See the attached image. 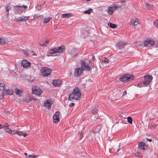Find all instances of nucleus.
Returning <instances> with one entry per match:
<instances>
[{
  "label": "nucleus",
  "mask_w": 158,
  "mask_h": 158,
  "mask_svg": "<svg viewBox=\"0 0 158 158\" xmlns=\"http://www.w3.org/2000/svg\"><path fill=\"white\" fill-rule=\"evenodd\" d=\"M24 52L26 56H29V54L27 52L24 51Z\"/></svg>",
  "instance_id": "c03bdc74"
},
{
  "label": "nucleus",
  "mask_w": 158,
  "mask_h": 158,
  "mask_svg": "<svg viewBox=\"0 0 158 158\" xmlns=\"http://www.w3.org/2000/svg\"><path fill=\"white\" fill-rule=\"evenodd\" d=\"M120 149H115L114 150V151L116 152H118L119 151Z\"/></svg>",
  "instance_id": "49530a36"
},
{
  "label": "nucleus",
  "mask_w": 158,
  "mask_h": 158,
  "mask_svg": "<svg viewBox=\"0 0 158 158\" xmlns=\"http://www.w3.org/2000/svg\"><path fill=\"white\" fill-rule=\"evenodd\" d=\"M77 50L76 48H73L69 52V54L73 57H74L77 55Z\"/></svg>",
  "instance_id": "dca6fc26"
},
{
  "label": "nucleus",
  "mask_w": 158,
  "mask_h": 158,
  "mask_svg": "<svg viewBox=\"0 0 158 158\" xmlns=\"http://www.w3.org/2000/svg\"><path fill=\"white\" fill-rule=\"evenodd\" d=\"M5 89V85L3 83H0V90H4Z\"/></svg>",
  "instance_id": "bb28decb"
},
{
  "label": "nucleus",
  "mask_w": 158,
  "mask_h": 158,
  "mask_svg": "<svg viewBox=\"0 0 158 158\" xmlns=\"http://www.w3.org/2000/svg\"><path fill=\"white\" fill-rule=\"evenodd\" d=\"M27 6L26 5L16 6H14V8L18 13L21 14L23 12L24 13L27 10Z\"/></svg>",
  "instance_id": "20e7f679"
},
{
  "label": "nucleus",
  "mask_w": 158,
  "mask_h": 158,
  "mask_svg": "<svg viewBox=\"0 0 158 158\" xmlns=\"http://www.w3.org/2000/svg\"><path fill=\"white\" fill-rule=\"evenodd\" d=\"M59 111H56L53 116V121L55 123H58L60 121L59 118Z\"/></svg>",
  "instance_id": "1a4fd4ad"
},
{
  "label": "nucleus",
  "mask_w": 158,
  "mask_h": 158,
  "mask_svg": "<svg viewBox=\"0 0 158 158\" xmlns=\"http://www.w3.org/2000/svg\"><path fill=\"white\" fill-rule=\"evenodd\" d=\"M29 18V16L19 17L17 19L16 21L19 22H25L28 20Z\"/></svg>",
  "instance_id": "4468645a"
},
{
  "label": "nucleus",
  "mask_w": 158,
  "mask_h": 158,
  "mask_svg": "<svg viewBox=\"0 0 158 158\" xmlns=\"http://www.w3.org/2000/svg\"><path fill=\"white\" fill-rule=\"evenodd\" d=\"M51 19V18L48 17L47 18H45L44 19V23H48L50 19Z\"/></svg>",
  "instance_id": "2f4dec72"
},
{
  "label": "nucleus",
  "mask_w": 158,
  "mask_h": 158,
  "mask_svg": "<svg viewBox=\"0 0 158 158\" xmlns=\"http://www.w3.org/2000/svg\"><path fill=\"white\" fill-rule=\"evenodd\" d=\"M15 93L18 96H21L23 92L21 90L18 89H15Z\"/></svg>",
  "instance_id": "4be33fe9"
},
{
  "label": "nucleus",
  "mask_w": 158,
  "mask_h": 158,
  "mask_svg": "<svg viewBox=\"0 0 158 158\" xmlns=\"http://www.w3.org/2000/svg\"><path fill=\"white\" fill-rule=\"evenodd\" d=\"M103 62L104 63H108L109 62V60L107 58L104 57V58L102 60Z\"/></svg>",
  "instance_id": "72a5a7b5"
},
{
  "label": "nucleus",
  "mask_w": 158,
  "mask_h": 158,
  "mask_svg": "<svg viewBox=\"0 0 158 158\" xmlns=\"http://www.w3.org/2000/svg\"><path fill=\"white\" fill-rule=\"evenodd\" d=\"M154 44V42L153 40L149 39H147L144 41V42L145 46L151 47Z\"/></svg>",
  "instance_id": "6e6552de"
},
{
  "label": "nucleus",
  "mask_w": 158,
  "mask_h": 158,
  "mask_svg": "<svg viewBox=\"0 0 158 158\" xmlns=\"http://www.w3.org/2000/svg\"><path fill=\"white\" fill-rule=\"evenodd\" d=\"M13 92L12 90L8 89L5 90L4 92H2V93L1 94H2V97L3 98L5 94H6V95L8 94L11 95L13 94Z\"/></svg>",
  "instance_id": "2eb2a0df"
},
{
  "label": "nucleus",
  "mask_w": 158,
  "mask_h": 158,
  "mask_svg": "<svg viewBox=\"0 0 158 158\" xmlns=\"http://www.w3.org/2000/svg\"><path fill=\"white\" fill-rule=\"evenodd\" d=\"M149 4H147V6H149Z\"/></svg>",
  "instance_id": "052dcab7"
},
{
  "label": "nucleus",
  "mask_w": 158,
  "mask_h": 158,
  "mask_svg": "<svg viewBox=\"0 0 158 158\" xmlns=\"http://www.w3.org/2000/svg\"><path fill=\"white\" fill-rule=\"evenodd\" d=\"M81 95V93L80 89L76 87L74 89L72 93L69 95L68 99L69 100H72L73 99L78 100Z\"/></svg>",
  "instance_id": "f257e3e1"
},
{
  "label": "nucleus",
  "mask_w": 158,
  "mask_h": 158,
  "mask_svg": "<svg viewBox=\"0 0 158 158\" xmlns=\"http://www.w3.org/2000/svg\"><path fill=\"white\" fill-rule=\"evenodd\" d=\"M108 25L110 26V27L112 28H115L117 27V25L115 24H113V23H108Z\"/></svg>",
  "instance_id": "c756f323"
},
{
  "label": "nucleus",
  "mask_w": 158,
  "mask_h": 158,
  "mask_svg": "<svg viewBox=\"0 0 158 158\" xmlns=\"http://www.w3.org/2000/svg\"><path fill=\"white\" fill-rule=\"evenodd\" d=\"M27 135V134H26V133H25V134H23V136L24 137H25Z\"/></svg>",
  "instance_id": "3c124183"
},
{
  "label": "nucleus",
  "mask_w": 158,
  "mask_h": 158,
  "mask_svg": "<svg viewBox=\"0 0 158 158\" xmlns=\"http://www.w3.org/2000/svg\"><path fill=\"white\" fill-rule=\"evenodd\" d=\"M38 155H29L26 157V158H35L38 156Z\"/></svg>",
  "instance_id": "4c0bfd02"
},
{
  "label": "nucleus",
  "mask_w": 158,
  "mask_h": 158,
  "mask_svg": "<svg viewBox=\"0 0 158 158\" xmlns=\"http://www.w3.org/2000/svg\"><path fill=\"white\" fill-rule=\"evenodd\" d=\"M7 125H8L7 123L5 124V126L3 127V128L4 130H5L6 132L8 133L10 131V129L9 128Z\"/></svg>",
  "instance_id": "5701e85b"
},
{
  "label": "nucleus",
  "mask_w": 158,
  "mask_h": 158,
  "mask_svg": "<svg viewBox=\"0 0 158 158\" xmlns=\"http://www.w3.org/2000/svg\"><path fill=\"white\" fill-rule=\"evenodd\" d=\"M151 126H152V128H155V127H153V126L152 125H151Z\"/></svg>",
  "instance_id": "13d9d810"
},
{
  "label": "nucleus",
  "mask_w": 158,
  "mask_h": 158,
  "mask_svg": "<svg viewBox=\"0 0 158 158\" xmlns=\"http://www.w3.org/2000/svg\"><path fill=\"white\" fill-rule=\"evenodd\" d=\"M87 1H90V0H86Z\"/></svg>",
  "instance_id": "680f3d73"
},
{
  "label": "nucleus",
  "mask_w": 158,
  "mask_h": 158,
  "mask_svg": "<svg viewBox=\"0 0 158 158\" xmlns=\"http://www.w3.org/2000/svg\"><path fill=\"white\" fill-rule=\"evenodd\" d=\"M93 11V10L92 9H89L88 10H85L84 11V13L85 14H90Z\"/></svg>",
  "instance_id": "c85d7f7f"
},
{
  "label": "nucleus",
  "mask_w": 158,
  "mask_h": 158,
  "mask_svg": "<svg viewBox=\"0 0 158 158\" xmlns=\"http://www.w3.org/2000/svg\"><path fill=\"white\" fill-rule=\"evenodd\" d=\"M40 72L42 75L44 77L47 76L51 73V70L49 68L44 67L40 70Z\"/></svg>",
  "instance_id": "423d86ee"
},
{
  "label": "nucleus",
  "mask_w": 158,
  "mask_h": 158,
  "mask_svg": "<svg viewBox=\"0 0 158 158\" xmlns=\"http://www.w3.org/2000/svg\"><path fill=\"white\" fill-rule=\"evenodd\" d=\"M71 16V15L69 13L64 14L62 15V17L63 18H69Z\"/></svg>",
  "instance_id": "cd10ccee"
},
{
  "label": "nucleus",
  "mask_w": 158,
  "mask_h": 158,
  "mask_svg": "<svg viewBox=\"0 0 158 158\" xmlns=\"http://www.w3.org/2000/svg\"><path fill=\"white\" fill-rule=\"evenodd\" d=\"M21 65L24 68H27L30 66L31 63L27 60H23L21 62Z\"/></svg>",
  "instance_id": "f8f14e48"
},
{
  "label": "nucleus",
  "mask_w": 158,
  "mask_h": 158,
  "mask_svg": "<svg viewBox=\"0 0 158 158\" xmlns=\"http://www.w3.org/2000/svg\"><path fill=\"white\" fill-rule=\"evenodd\" d=\"M144 86L143 83V81L140 82V83L138 84L137 85L138 87L140 88L143 87Z\"/></svg>",
  "instance_id": "e433bc0d"
},
{
  "label": "nucleus",
  "mask_w": 158,
  "mask_h": 158,
  "mask_svg": "<svg viewBox=\"0 0 158 158\" xmlns=\"http://www.w3.org/2000/svg\"><path fill=\"white\" fill-rule=\"evenodd\" d=\"M17 134H18V135H19V136H22L23 135V133L21 131H17Z\"/></svg>",
  "instance_id": "79ce46f5"
},
{
  "label": "nucleus",
  "mask_w": 158,
  "mask_h": 158,
  "mask_svg": "<svg viewBox=\"0 0 158 158\" xmlns=\"http://www.w3.org/2000/svg\"><path fill=\"white\" fill-rule=\"evenodd\" d=\"M62 83V81L60 80H53L52 84L55 87L60 86Z\"/></svg>",
  "instance_id": "ddd939ff"
},
{
  "label": "nucleus",
  "mask_w": 158,
  "mask_h": 158,
  "mask_svg": "<svg viewBox=\"0 0 158 158\" xmlns=\"http://www.w3.org/2000/svg\"><path fill=\"white\" fill-rule=\"evenodd\" d=\"M81 68L83 71H89L90 70V67L88 64H86L85 61L83 60L81 61Z\"/></svg>",
  "instance_id": "0eeeda50"
},
{
  "label": "nucleus",
  "mask_w": 158,
  "mask_h": 158,
  "mask_svg": "<svg viewBox=\"0 0 158 158\" xmlns=\"http://www.w3.org/2000/svg\"><path fill=\"white\" fill-rule=\"evenodd\" d=\"M154 25L155 27H157L158 28V20H156L154 21Z\"/></svg>",
  "instance_id": "a19ab883"
},
{
  "label": "nucleus",
  "mask_w": 158,
  "mask_h": 158,
  "mask_svg": "<svg viewBox=\"0 0 158 158\" xmlns=\"http://www.w3.org/2000/svg\"><path fill=\"white\" fill-rule=\"evenodd\" d=\"M134 76L130 74H126L123 75L122 77L119 78V80L123 82H127L134 80Z\"/></svg>",
  "instance_id": "7ed1b4c3"
},
{
  "label": "nucleus",
  "mask_w": 158,
  "mask_h": 158,
  "mask_svg": "<svg viewBox=\"0 0 158 158\" xmlns=\"http://www.w3.org/2000/svg\"><path fill=\"white\" fill-rule=\"evenodd\" d=\"M98 107L97 106L95 105L93 106L92 108L91 109V113L94 114H98Z\"/></svg>",
  "instance_id": "f3484780"
},
{
  "label": "nucleus",
  "mask_w": 158,
  "mask_h": 158,
  "mask_svg": "<svg viewBox=\"0 0 158 158\" xmlns=\"http://www.w3.org/2000/svg\"><path fill=\"white\" fill-rule=\"evenodd\" d=\"M2 128H3V126L0 124V129H2Z\"/></svg>",
  "instance_id": "5fc2aeb1"
},
{
  "label": "nucleus",
  "mask_w": 158,
  "mask_h": 158,
  "mask_svg": "<svg viewBox=\"0 0 158 158\" xmlns=\"http://www.w3.org/2000/svg\"><path fill=\"white\" fill-rule=\"evenodd\" d=\"M82 34L85 35V36H88L89 35L88 32L85 30L82 31Z\"/></svg>",
  "instance_id": "473e14b6"
},
{
  "label": "nucleus",
  "mask_w": 158,
  "mask_h": 158,
  "mask_svg": "<svg viewBox=\"0 0 158 158\" xmlns=\"http://www.w3.org/2000/svg\"><path fill=\"white\" fill-rule=\"evenodd\" d=\"M27 153H24V155H27Z\"/></svg>",
  "instance_id": "bf43d9fd"
},
{
  "label": "nucleus",
  "mask_w": 158,
  "mask_h": 158,
  "mask_svg": "<svg viewBox=\"0 0 158 158\" xmlns=\"http://www.w3.org/2000/svg\"><path fill=\"white\" fill-rule=\"evenodd\" d=\"M74 103H71L69 105V106L71 107H72L74 105Z\"/></svg>",
  "instance_id": "8fccbe9b"
},
{
  "label": "nucleus",
  "mask_w": 158,
  "mask_h": 158,
  "mask_svg": "<svg viewBox=\"0 0 158 158\" xmlns=\"http://www.w3.org/2000/svg\"><path fill=\"white\" fill-rule=\"evenodd\" d=\"M121 2L122 3V5H124L126 4V2L124 0H120Z\"/></svg>",
  "instance_id": "37998d69"
},
{
  "label": "nucleus",
  "mask_w": 158,
  "mask_h": 158,
  "mask_svg": "<svg viewBox=\"0 0 158 158\" xmlns=\"http://www.w3.org/2000/svg\"><path fill=\"white\" fill-rule=\"evenodd\" d=\"M89 64H90V65H91V64H92V62H91V60H89Z\"/></svg>",
  "instance_id": "864d4df0"
},
{
  "label": "nucleus",
  "mask_w": 158,
  "mask_h": 158,
  "mask_svg": "<svg viewBox=\"0 0 158 158\" xmlns=\"http://www.w3.org/2000/svg\"><path fill=\"white\" fill-rule=\"evenodd\" d=\"M152 79V77L149 74L145 75L144 77V81H143L144 86H148Z\"/></svg>",
  "instance_id": "39448f33"
},
{
  "label": "nucleus",
  "mask_w": 158,
  "mask_h": 158,
  "mask_svg": "<svg viewBox=\"0 0 158 158\" xmlns=\"http://www.w3.org/2000/svg\"><path fill=\"white\" fill-rule=\"evenodd\" d=\"M131 24L134 26H137L139 24V22L137 19H131Z\"/></svg>",
  "instance_id": "412c9836"
},
{
  "label": "nucleus",
  "mask_w": 158,
  "mask_h": 158,
  "mask_svg": "<svg viewBox=\"0 0 158 158\" xmlns=\"http://www.w3.org/2000/svg\"><path fill=\"white\" fill-rule=\"evenodd\" d=\"M25 101L28 103L31 101V99L30 98H29L28 99L26 100Z\"/></svg>",
  "instance_id": "de8ad7c7"
},
{
  "label": "nucleus",
  "mask_w": 158,
  "mask_h": 158,
  "mask_svg": "<svg viewBox=\"0 0 158 158\" xmlns=\"http://www.w3.org/2000/svg\"><path fill=\"white\" fill-rule=\"evenodd\" d=\"M126 43L124 42L120 41L117 44V46L119 49H121L124 47V46L125 45Z\"/></svg>",
  "instance_id": "6ab92c4d"
},
{
  "label": "nucleus",
  "mask_w": 158,
  "mask_h": 158,
  "mask_svg": "<svg viewBox=\"0 0 158 158\" xmlns=\"http://www.w3.org/2000/svg\"><path fill=\"white\" fill-rule=\"evenodd\" d=\"M44 106L46 107H50L51 106L50 102L48 101H46L44 103Z\"/></svg>",
  "instance_id": "b1692460"
},
{
  "label": "nucleus",
  "mask_w": 158,
  "mask_h": 158,
  "mask_svg": "<svg viewBox=\"0 0 158 158\" xmlns=\"http://www.w3.org/2000/svg\"><path fill=\"white\" fill-rule=\"evenodd\" d=\"M6 11V14L7 15H8L9 14V10H8V11Z\"/></svg>",
  "instance_id": "603ef678"
},
{
  "label": "nucleus",
  "mask_w": 158,
  "mask_h": 158,
  "mask_svg": "<svg viewBox=\"0 0 158 158\" xmlns=\"http://www.w3.org/2000/svg\"><path fill=\"white\" fill-rule=\"evenodd\" d=\"M145 146H146V145L145 143L143 142H140L138 144L139 148L141 149L144 150Z\"/></svg>",
  "instance_id": "aec40b11"
},
{
  "label": "nucleus",
  "mask_w": 158,
  "mask_h": 158,
  "mask_svg": "<svg viewBox=\"0 0 158 158\" xmlns=\"http://www.w3.org/2000/svg\"><path fill=\"white\" fill-rule=\"evenodd\" d=\"M17 131H15V130H10L8 133L13 135L17 134Z\"/></svg>",
  "instance_id": "c9c22d12"
},
{
  "label": "nucleus",
  "mask_w": 158,
  "mask_h": 158,
  "mask_svg": "<svg viewBox=\"0 0 158 158\" xmlns=\"http://www.w3.org/2000/svg\"><path fill=\"white\" fill-rule=\"evenodd\" d=\"M127 122L130 124H131L132 123V119L131 117H129L127 118Z\"/></svg>",
  "instance_id": "f704fd0d"
},
{
  "label": "nucleus",
  "mask_w": 158,
  "mask_h": 158,
  "mask_svg": "<svg viewBox=\"0 0 158 158\" xmlns=\"http://www.w3.org/2000/svg\"><path fill=\"white\" fill-rule=\"evenodd\" d=\"M11 7L10 6V3H9L6 4L5 7V9L6 11H8V10H9L11 9Z\"/></svg>",
  "instance_id": "a878e982"
},
{
  "label": "nucleus",
  "mask_w": 158,
  "mask_h": 158,
  "mask_svg": "<svg viewBox=\"0 0 158 158\" xmlns=\"http://www.w3.org/2000/svg\"><path fill=\"white\" fill-rule=\"evenodd\" d=\"M148 140L150 142L152 141V139H148Z\"/></svg>",
  "instance_id": "6e6d98bb"
},
{
  "label": "nucleus",
  "mask_w": 158,
  "mask_h": 158,
  "mask_svg": "<svg viewBox=\"0 0 158 158\" xmlns=\"http://www.w3.org/2000/svg\"><path fill=\"white\" fill-rule=\"evenodd\" d=\"M65 47L64 46H61L58 48H53L49 50V53L51 54L55 53L62 54L64 51Z\"/></svg>",
  "instance_id": "f03ea898"
},
{
  "label": "nucleus",
  "mask_w": 158,
  "mask_h": 158,
  "mask_svg": "<svg viewBox=\"0 0 158 158\" xmlns=\"http://www.w3.org/2000/svg\"><path fill=\"white\" fill-rule=\"evenodd\" d=\"M5 40L3 38H0V44L3 45L6 44Z\"/></svg>",
  "instance_id": "7c9ffc66"
},
{
  "label": "nucleus",
  "mask_w": 158,
  "mask_h": 158,
  "mask_svg": "<svg viewBox=\"0 0 158 158\" xmlns=\"http://www.w3.org/2000/svg\"><path fill=\"white\" fill-rule=\"evenodd\" d=\"M94 56L93 57H92V59L93 60H94Z\"/></svg>",
  "instance_id": "4d7b16f0"
},
{
  "label": "nucleus",
  "mask_w": 158,
  "mask_h": 158,
  "mask_svg": "<svg viewBox=\"0 0 158 158\" xmlns=\"http://www.w3.org/2000/svg\"><path fill=\"white\" fill-rule=\"evenodd\" d=\"M32 92L35 94L40 95L42 93V89H41L39 87H35L32 89Z\"/></svg>",
  "instance_id": "9d476101"
},
{
  "label": "nucleus",
  "mask_w": 158,
  "mask_h": 158,
  "mask_svg": "<svg viewBox=\"0 0 158 158\" xmlns=\"http://www.w3.org/2000/svg\"><path fill=\"white\" fill-rule=\"evenodd\" d=\"M135 156L139 157H141L142 156V155H141V154L139 152H136L135 153Z\"/></svg>",
  "instance_id": "ea45409f"
},
{
  "label": "nucleus",
  "mask_w": 158,
  "mask_h": 158,
  "mask_svg": "<svg viewBox=\"0 0 158 158\" xmlns=\"http://www.w3.org/2000/svg\"><path fill=\"white\" fill-rule=\"evenodd\" d=\"M83 71V70L81 67L76 68L74 70V74L76 76L79 77L82 73Z\"/></svg>",
  "instance_id": "9b49d317"
},
{
  "label": "nucleus",
  "mask_w": 158,
  "mask_h": 158,
  "mask_svg": "<svg viewBox=\"0 0 158 158\" xmlns=\"http://www.w3.org/2000/svg\"><path fill=\"white\" fill-rule=\"evenodd\" d=\"M127 94V92L126 90H125L123 92V94L122 95V97H123V96Z\"/></svg>",
  "instance_id": "a18cd8bd"
},
{
  "label": "nucleus",
  "mask_w": 158,
  "mask_h": 158,
  "mask_svg": "<svg viewBox=\"0 0 158 158\" xmlns=\"http://www.w3.org/2000/svg\"><path fill=\"white\" fill-rule=\"evenodd\" d=\"M79 140L81 139L83 137V134L81 132H80L79 133Z\"/></svg>",
  "instance_id": "58836bf2"
},
{
  "label": "nucleus",
  "mask_w": 158,
  "mask_h": 158,
  "mask_svg": "<svg viewBox=\"0 0 158 158\" xmlns=\"http://www.w3.org/2000/svg\"><path fill=\"white\" fill-rule=\"evenodd\" d=\"M114 8H113V6H109L108 8L107 11L108 13L110 15H111L113 13L114 10H115V8H116V7H115V6H114Z\"/></svg>",
  "instance_id": "a211bd4d"
},
{
  "label": "nucleus",
  "mask_w": 158,
  "mask_h": 158,
  "mask_svg": "<svg viewBox=\"0 0 158 158\" xmlns=\"http://www.w3.org/2000/svg\"><path fill=\"white\" fill-rule=\"evenodd\" d=\"M48 43V41L47 40L43 42H40V45L42 47H46L47 46V44Z\"/></svg>",
  "instance_id": "393cba45"
},
{
  "label": "nucleus",
  "mask_w": 158,
  "mask_h": 158,
  "mask_svg": "<svg viewBox=\"0 0 158 158\" xmlns=\"http://www.w3.org/2000/svg\"><path fill=\"white\" fill-rule=\"evenodd\" d=\"M97 114H94V117L95 118H97L98 117V115H97Z\"/></svg>",
  "instance_id": "09e8293b"
}]
</instances>
